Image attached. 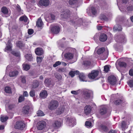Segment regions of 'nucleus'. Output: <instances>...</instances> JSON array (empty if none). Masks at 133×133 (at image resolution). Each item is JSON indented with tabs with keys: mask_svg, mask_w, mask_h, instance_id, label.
Returning a JSON list of instances; mask_svg holds the SVG:
<instances>
[{
	"mask_svg": "<svg viewBox=\"0 0 133 133\" xmlns=\"http://www.w3.org/2000/svg\"><path fill=\"white\" fill-rule=\"evenodd\" d=\"M97 53L98 54H103L101 57V58L102 60L105 59L107 57L108 55V51L107 49L105 50L104 48H99L97 51Z\"/></svg>",
	"mask_w": 133,
	"mask_h": 133,
	"instance_id": "nucleus-1",
	"label": "nucleus"
},
{
	"mask_svg": "<svg viewBox=\"0 0 133 133\" xmlns=\"http://www.w3.org/2000/svg\"><path fill=\"white\" fill-rule=\"evenodd\" d=\"M58 105V102L55 100H51L48 106L49 109L51 110H54L56 109Z\"/></svg>",
	"mask_w": 133,
	"mask_h": 133,
	"instance_id": "nucleus-2",
	"label": "nucleus"
},
{
	"mask_svg": "<svg viewBox=\"0 0 133 133\" xmlns=\"http://www.w3.org/2000/svg\"><path fill=\"white\" fill-rule=\"evenodd\" d=\"M25 126V125L24 122L22 121H18L16 122L14 125L15 129H18L21 130L23 129Z\"/></svg>",
	"mask_w": 133,
	"mask_h": 133,
	"instance_id": "nucleus-3",
	"label": "nucleus"
},
{
	"mask_svg": "<svg viewBox=\"0 0 133 133\" xmlns=\"http://www.w3.org/2000/svg\"><path fill=\"white\" fill-rule=\"evenodd\" d=\"M46 126V123L44 121H42L38 122L37 125V128L38 130H42L44 129Z\"/></svg>",
	"mask_w": 133,
	"mask_h": 133,
	"instance_id": "nucleus-4",
	"label": "nucleus"
},
{
	"mask_svg": "<svg viewBox=\"0 0 133 133\" xmlns=\"http://www.w3.org/2000/svg\"><path fill=\"white\" fill-rule=\"evenodd\" d=\"M108 81L109 83L112 85L116 84L117 81L116 77L114 76L111 75L108 77Z\"/></svg>",
	"mask_w": 133,
	"mask_h": 133,
	"instance_id": "nucleus-5",
	"label": "nucleus"
},
{
	"mask_svg": "<svg viewBox=\"0 0 133 133\" xmlns=\"http://www.w3.org/2000/svg\"><path fill=\"white\" fill-rule=\"evenodd\" d=\"M99 71L97 70H93L91 71V73L88 75L89 78L91 79H94L96 78L98 75Z\"/></svg>",
	"mask_w": 133,
	"mask_h": 133,
	"instance_id": "nucleus-6",
	"label": "nucleus"
},
{
	"mask_svg": "<svg viewBox=\"0 0 133 133\" xmlns=\"http://www.w3.org/2000/svg\"><path fill=\"white\" fill-rule=\"evenodd\" d=\"M50 3L49 0H41L39 1V4L41 6H47L49 5Z\"/></svg>",
	"mask_w": 133,
	"mask_h": 133,
	"instance_id": "nucleus-7",
	"label": "nucleus"
},
{
	"mask_svg": "<svg viewBox=\"0 0 133 133\" xmlns=\"http://www.w3.org/2000/svg\"><path fill=\"white\" fill-rule=\"evenodd\" d=\"M60 29L58 26H55L52 27L51 29V30L52 33L57 34L59 32Z\"/></svg>",
	"mask_w": 133,
	"mask_h": 133,
	"instance_id": "nucleus-8",
	"label": "nucleus"
},
{
	"mask_svg": "<svg viewBox=\"0 0 133 133\" xmlns=\"http://www.w3.org/2000/svg\"><path fill=\"white\" fill-rule=\"evenodd\" d=\"M70 14V11L68 10H66L62 12L61 17L63 18H66L69 17Z\"/></svg>",
	"mask_w": 133,
	"mask_h": 133,
	"instance_id": "nucleus-9",
	"label": "nucleus"
},
{
	"mask_svg": "<svg viewBox=\"0 0 133 133\" xmlns=\"http://www.w3.org/2000/svg\"><path fill=\"white\" fill-rule=\"evenodd\" d=\"M61 125V122L57 121H55L54 123L52 124V126L54 128L57 129L60 127Z\"/></svg>",
	"mask_w": 133,
	"mask_h": 133,
	"instance_id": "nucleus-10",
	"label": "nucleus"
},
{
	"mask_svg": "<svg viewBox=\"0 0 133 133\" xmlns=\"http://www.w3.org/2000/svg\"><path fill=\"white\" fill-rule=\"evenodd\" d=\"M67 121L69 122L70 126H73L76 123L75 118L71 117L68 118Z\"/></svg>",
	"mask_w": 133,
	"mask_h": 133,
	"instance_id": "nucleus-11",
	"label": "nucleus"
},
{
	"mask_svg": "<svg viewBox=\"0 0 133 133\" xmlns=\"http://www.w3.org/2000/svg\"><path fill=\"white\" fill-rule=\"evenodd\" d=\"M30 109V107L29 106H25L22 109V112L24 114H27L29 113Z\"/></svg>",
	"mask_w": 133,
	"mask_h": 133,
	"instance_id": "nucleus-12",
	"label": "nucleus"
},
{
	"mask_svg": "<svg viewBox=\"0 0 133 133\" xmlns=\"http://www.w3.org/2000/svg\"><path fill=\"white\" fill-rule=\"evenodd\" d=\"M107 111V108L104 106H102L99 110V112L100 114L103 115L106 114Z\"/></svg>",
	"mask_w": 133,
	"mask_h": 133,
	"instance_id": "nucleus-13",
	"label": "nucleus"
},
{
	"mask_svg": "<svg viewBox=\"0 0 133 133\" xmlns=\"http://www.w3.org/2000/svg\"><path fill=\"white\" fill-rule=\"evenodd\" d=\"M99 40L101 42L105 41L107 38L106 35L104 34H101L99 37Z\"/></svg>",
	"mask_w": 133,
	"mask_h": 133,
	"instance_id": "nucleus-14",
	"label": "nucleus"
},
{
	"mask_svg": "<svg viewBox=\"0 0 133 133\" xmlns=\"http://www.w3.org/2000/svg\"><path fill=\"white\" fill-rule=\"evenodd\" d=\"M36 54L38 56H40L43 54V51L41 48H37L35 50Z\"/></svg>",
	"mask_w": 133,
	"mask_h": 133,
	"instance_id": "nucleus-15",
	"label": "nucleus"
},
{
	"mask_svg": "<svg viewBox=\"0 0 133 133\" xmlns=\"http://www.w3.org/2000/svg\"><path fill=\"white\" fill-rule=\"evenodd\" d=\"M91 108L89 105H87L84 108L85 113L87 115L90 113L91 111Z\"/></svg>",
	"mask_w": 133,
	"mask_h": 133,
	"instance_id": "nucleus-16",
	"label": "nucleus"
},
{
	"mask_svg": "<svg viewBox=\"0 0 133 133\" xmlns=\"http://www.w3.org/2000/svg\"><path fill=\"white\" fill-rule=\"evenodd\" d=\"M78 0H69V2L70 5H72L73 8L77 7V5L76 4Z\"/></svg>",
	"mask_w": 133,
	"mask_h": 133,
	"instance_id": "nucleus-17",
	"label": "nucleus"
},
{
	"mask_svg": "<svg viewBox=\"0 0 133 133\" xmlns=\"http://www.w3.org/2000/svg\"><path fill=\"white\" fill-rule=\"evenodd\" d=\"M64 56L67 59H71L73 58L74 55L72 53H67L65 54Z\"/></svg>",
	"mask_w": 133,
	"mask_h": 133,
	"instance_id": "nucleus-18",
	"label": "nucleus"
},
{
	"mask_svg": "<svg viewBox=\"0 0 133 133\" xmlns=\"http://www.w3.org/2000/svg\"><path fill=\"white\" fill-rule=\"evenodd\" d=\"M44 83L46 85L49 86L51 84V79L49 78H47L45 79Z\"/></svg>",
	"mask_w": 133,
	"mask_h": 133,
	"instance_id": "nucleus-19",
	"label": "nucleus"
},
{
	"mask_svg": "<svg viewBox=\"0 0 133 133\" xmlns=\"http://www.w3.org/2000/svg\"><path fill=\"white\" fill-rule=\"evenodd\" d=\"M39 84V82L37 80H35L33 81V83L32 85V87L35 89L37 88Z\"/></svg>",
	"mask_w": 133,
	"mask_h": 133,
	"instance_id": "nucleus-20",
	"label": "nucleus"
},
{
	"mask_svg": "<svg viewBox=\"0 0 133 133\" xmlns=\"http://www.w3.org/2000/svg\"><path fill=\"white\" fill-rule=\"evenodd\" d=\"M79 77L80 80L82 81H87V80H85V76L84 74L83 73H81L79 75Z\"/></svg>",
	"mask_w": 133,
	"mask_h": 133,
	"instance_id": "nucleus-21",
	"label": "nucleus"
},
{
	"mask_svg": "<svg viewBox=\"0 0 133 133\" xmlns=\"http://www.w3.org/2000/svg\"><path fill=\"white\" fill-rule=\"evenodd\" d=\"M47 95V91L46 90H44L40 93V96L42 98H45L46 97Z\"/></svg>",
	"mask_w": 133,
	"mask_h": 133,
	"instance_id": "nucleus-22",
	"label": "nucleus"
},
{
	"mask_svg": "<svg viewBox=\"0 0 133 133\" xmlns=\"http://www.w3.org/2000/svg\"><path fill=\"white\" fill-rule=\"evenodd\" d=\"M43 25V23L41 18H39L36 22V25L39 27H41Z\"/></svg>",
	"mask_w": 133,
	"mask_h": 133,
	"instance_id": "nucleus-23",
	"label": "nucleus"
},
{
	"mask_svg": "<svg viewBox=\"0 0 133 133\" xmlns=\"http://www.w3.org/2000/svg\"><path fill=\"white\" fill-rule=\"evenodd\" d=\"M10 42V41L9 40L6 44L7 46L5 49V51H6V50H11L12 46Z\"/></svg>",
	"mask_w": 133,
	"mask_h": 133,
	"instance_id": "nucleus-24",
	"label": "nucleus"
},
{
	"mask_svg": "<svg viewBox=\"0 0 133 133\" xmlns=\"http://www.w3.org/2000/svg\"><path fill=\"white\" fill-rule=\"evenodd\" d=\"M18 74V72L17 71H11L9 73V75L11 77H13L17 76Z\"/></svg>",
	"mask_w": 133,
	"mask_h": 133,
	"instance_id": "nucleus-25",
	"label": "nucleus"
},
{
	"mask_svg": "<svg viewBox=\"0 0 133 133\" xmlns=\"http://www.w3.org/2000/svg\"><path fill=\"white\" fill-rule=\"evenodd\" d=\"M125 39V37L124 35H120L119 36V38L117 41L121 43L123 42H124Z\"/></svg>",
	"mask_w": 133,
	"mask_h": 133,
	"instance_id": "nucleus-26",
	"label": "nucleus"
},
{
	"mask_svg": "<svg viewBox=\"0 0 133 133\" xmlns=\"http://www.w3.org/2000/svg\"><path fill=\"white\" fill-rule=\"evenodd\" d=\"M79 72L78 71L76 70V71H71L69 72V75L71 76L72 77H74L75 75V74H79Z\"/></svg>",
	"mask_w": 133,
	"mask_h": 133,
	"instance_id": "nucleus-27",
	"label": "nucleus"
},
{
	"mask_svg": "<svg viewBox=\"0 0 133 133\" xmlns=\"http://www.w3.org/2000/svg\"><path fill=\"white\" fill-rule=\"evenodd\" d=\"M90 92L88 91H86L84 92V97L86 99H88L90 98Z\"/></svg>",
	"mask_w": 133,
	"mask_h": 133,
	"instance_id": "nucleus-28",
	"label": "nucleus"
},
{
	"mask_svg": "<svg viewBox=\"0 0 133 133\" xmlns=\"http://www.w3.org/2000/svg\"><path fill=\"white\" fill-rule=\"evenodd\" d=\"M23 68L24 70L25 71L28 70L30 68V65L26 63H24L23 65Z\"/></svg>",
	"mask_w": 133,
	"mask_h": 133,
	"instance_id": "nucleus-29",
	"label": "nucleus"
},
{
	"mask_svg": "<svg viewBox=\"0 0 133 133\" xmlns=\"http://www.w3.org/2000/svg\"><path fill=\"white\" fill-rule=\"evenodd\" d=\"M1 12L4 14H7L8 13L7 8L5 6H3L1 9Z\"/></svg>",
	"mask_w": 133,
	"mask_h": 133,
	"instance_id": "nucleus-30",
	"label": "nucleus"
},
{
	"mask_svg": "<svg viewBox=\"0 0 133 133\" xmlns=\"http://www.w3.org/2000/svg\"><path fill=\"white\" fill-rule=\"evenodd\" d=\"M25 56L26 59L28 61H31L32 60V57L31 54H27Z\"/></svg>",
	"mask_w": 133,
	"mask_h": 133,
	"instance_id": "nucleus-31",
	"label": "nucleus"
},
{
	"mask_svg": "<svg viewBox=\"0 0 133 133\" xmlns=\"http://www.w3.org/2000/svg\"><path fill=\"white\" fill-rule=\"evenodd\" d=\"M54 75L55 77L58 80H61L62 79V76L59 74L56 73L54 74Z\"/></svg>",
	"mask_w": 133,
	"mask_h": 133,
	"instance_id": "nucleus-32",
	"label": "nucleus"
},
{
	"mask_svg": "<svg viewBox=\"0 0 133 133\" xmlns=\"http://www.w3.org/2000/svg\"><path fill=\"white\" fill-rule=\"evenodd\" d=\"M121 126L123 130L128 128V126L124 121H123L122 122Z\"/></svg>",
	"mask_w": 133,
	"mask_h": 133,
	"instance_id": "nucleus-33",
	"label": "nucleus"
},
{
	"mask_svg": "<svg viewBox=\"0 0 133 133\" xmlns=\"http://www.w3.org/2000/svg\"><path fill=\"white\" fill-rule=\"evenodd\" d=\"M118 64L121 67H125L127 66V64L125 62H119Z\"/></svg>",
	"mask_w": 133,
	"mask_h": 133,
	"instance_id": "nucleus-34",
	"label": "nucleus"
},
{
	"mask_svg": "<svg viewBox=\"0 0 133 133\" xmlns=\"http://www.w3.org/2000/svg\"><path fill=\"white\" fill-rule=\"evenodd\" d=\"M64 107H60L58 110V114H60L63 112L64 111Z\"/></svg>",
	"mask_w": 133,
	"mask_h": 133,
	"instance_id": "nucleus-35",
	"label": "nucleus"
},
{
	"mask_svg": "<svg viewBox=\"0 0 133 133\" xmlns=\"http://www.w3.org/2000/svg\"><path fill=\"white\" fill-rule=\"evenodd\" d=\"M19 20L21 21H24L25 22H27L28 18L26 16H23L19 18Z\"/></svg>",
	"mask_w": 133,
	"mask_h": 133,
	"instance_id": "nucleus-36",
	"label": "nucleus"
},
{
	"mask_svg": "<svg viewBox=\"0 0 133 133\" xmlns=\"http://www.w3.org/2000/svg\"><path fill=\"white\" fill-rule=\"evenodd\" d=\"M122 29L121 26H120L119 29H118V25H117L114 26L113 29L114 31H121Z\"/></svg>",
	"mask_w": 133,
	"mask_h": 133,
	"instance_id": "nucleus-37",
	"label": "nucleus"
},
{
	"mask_svg": "<svg viewBox=\"0 0 133 133\" xmlns=\"http://www.w3.org/2000/svg\"><path fill=\"white\" fill-rule=\"evenodd\" d=\"M121 45V44H119L118 43H117L114 45V46L115 48L119 49H121L122 48V46Z\"/></svg>",
	"mask_w": 133,
	"mask_h": 133,
	"instance_id": "nucleus-38",
	"label": "nucleus"
},
{
	"mask_svg": "<svg viewBox=\"0 0 133 133\" xmlns=\"http://www.w3.org/2000/svg\"><path fill=\"white\" fill-rule=\"evenodd\" d=\"M91 64V62L90 61H86L84 62V65L85 67H88Z\"/></svg>",
	"mask_w": 133,
	"mask_h": 133,
	"instance_id": "nucleus-39",
	"label": "nucleus"
},
{
	"mask_svg": "<svg viewBox=\"0 0 133 133\" xmlns=\"http://www.w3.org/2000/svg\"><path fill=\"white\" fill-rule=\"evenodd\" d=\"M0 118L1 121L3 122L6 121L8 119V117L6 116H3L1 117Z\"/></svg>",
	"mask_w": 133,
	"mask_h": 133,
	"instance_id": "nucleus-40",
	"label": "nucleus"
},
{
	"mask_svg": "<svg viewBox=\"0 0 133 133\" xmlns=\"http://www.w3.org/2000/svg\"><path fill=\"white\" fill-rule=\"evenodd\" d=\"M85 126L88 128H90L92 127V123L90 122L86 121L85 123Z\"/></svg>",
	"mask_w": 133,
	"mask_h": 133,
	"instance_id": "nucleus-41",
	"label": "nucleus"
},
{
	"mask_svg": "<svg viewBox=\"0 0 133 133\" xmlns=\"http://www.w3.org/2000/svg\"><path fill=\"white\" fill-rule=\"evenodd\" d=\"M22 83H25L26 82V77L24 76H21L20 77Z\"/></svg>",
	"mask_w": 133,
	"mask_h": 133,
	"instance_id": "nucleus-42",
	"label": "nucleus"
},
{
	"mask_svg": "<svg viewBox=\"0 0 133 133\" xmlns=\"http://www.w3.org/2000/svg\"><path fill=\"white\" fill-rule=\"evenodd\" d=\"M37 116H42L44 115V113L41 110H38L37 112Z\"/></svg>",
	"mask_w": 133,
	"mask_h": 133,
	"instance_id": "nucleus-43",
	"label": "nucleus"
},
{
	"mask_svg": "<svg viewBox=\"0 0 133 133\" xmlns=\"http://www.w3.org/2000/svg\"><path fill=\"white\" fill-rule=\"evenodd\" d=\"M101 19L102 20H104L107 21L108 20V18L105 15L103 14H101L100 16Z\"/></svg>",
	"mask_w": 133,
	"mask_h": 133,
	"instance_id": "nucleus-44",
	"label": "nucleus"
},
{
	"mask_svg": "<svg viewBox=\"0 0 133 133\" xmlns=\"http://www.w3.org/2000/svg\"><path fill=\"white\" fill-rule=\"evenodd\" d=\"M100 127L101 129L105 131H107L108 130V128L105 125H100Z\"/></svg>",
	"mask_w": 133,
	"mask_h": 133,
	"instance_id": "nucleus-45",
	"label": "nucleus"
},
{
	"mask_svg": "<svg viewBox=\"0 0 133 133\" xmlns=\"http://www.w3.org/2000/svg\"><path fill=\"white\" fill-rule=\"evenodd\" d=\"M91 10L92 14L95 15L97 14V11L95 8L94 7H92L91 8Z\"/></svg>",
	"mask_w": 133,
	"mask_h": 133,
	"instance_id": "nucleus-46",
	"label": "nucleus"
},
{
	"mask_svg": "<svg viewBox=\"0 0 133 133\" xmlns=\"http://www.w3.org/2000/svg\"><path fill=\"white\" fill-rule=\"evenodd\" d=\"M16 44L17 46L19 48H21L24 46V44L21 41H18Z\"/></svg>",
	"mask_w": 133,
	"mask_h": 133,
	"instance_id": "nucleus-47",
	"label": "nucleus"
},
{
	"mask_svg": "<svg viewBox=\"0 0 133 133\" xmlns=\"http://www.w3.org/2000/svg\"><path fill=\"white\" fill-rule=\"evenodd\" d=\"M5 91L7 93H10L11 92L10 88L9 87H6L5 88Z\"/></svg>",
	"mask_w": 133,
	"mask_h": 133,
	"instance_id": "nucleus-48",
	"label": "nucleus"
},
{
	"mask_svg": "<svg viewBox=\"0 0 133 133\" xmlns=\"http://www.w3.org/2000/svg\"><path fill=\"white\" fill-rule=\"evenodd\" d=\"M31 97H34L35 96V91L33 90H31L29 93Z\"/></svg>",
	"mask_w": 133,
	"mask_h": 133,
	"instance_id": "nucleus-49",
	"label": "nucleus"
},
{
	"mask_svg": "<svg viewBox=\"0 0 133 133\" xmlns=\"http://www.w3.org/2000/svg\"><path fill=\"white\" fill-rule=\"evenodd\" d=\"M43 59V58L42 57H37V63H40L42 62Z\"/></svg>",
	"mask_w": 133,
	"mask_h": 133,
	"instance_id": "nucleus-50",
	"label": "nucleus"
},
{
	"mask_svg": "<svg viewBox=\"0 0 133 133\" xmlns=\"http://www.w3.org/2000/svg\"><path fill=\"white\" fill-rule=\"evenodd\" d=\"M128 83L130 87H133V79L129 81L128 82Z\"/></svg>",
	"mask_w": 133,
	"mask_h": 133,
	"instance_id": "nucleus-51",
	"label": "nucleus"
},
{
	"mask_svg": "<svg viewBox=\"0 0 133 133\" xmlns=\"http://www.w3.org/2000/svg\"><path fill=\"white\" fill-rule=\"evenodd\" d=\"M61 64L60 62L58 61L56 62L53 65V66L55 68L57 66L60 65Z\"/></svg>",
	"mask_w": 133,
	"mask_h": 133,
	"instance_id": "nucleus-52",
	"label": "nucleus"
},
{
	"mask_svg": "<svg viewBox=\"0 0 133 133\" xmlns=\"http://www.w3.org/2000/svg\"><path fill=\"white\" fill-rule=\"evenodd\" d=\"M24 97L23 96H21L19 97L18 99V102H21L24 100Z\"/></svg>",
	"mask_w": 133,
	"mask_h": 133,
	"instance_id": "nucleus-53",
	"label": "nucleus"
},
{
	"mask_svg": "<svg viewBox=\"0 0 133 133\" xmlns=\"http://www.w3.org/2000/svg\"><path fill=\"white\" fill-rule=\"evenodd\" d=\"M58 71L59 72H65L66 71V69L64 68H59L58 70Z\"/></svg>",
	"mask_w": 133,
	"mask_h": 133,
	"instance_id": "nucleus-54",
	"label": "nucleus"
},
{
	"mask_svg": "<svg viewBox=\"0 0 133 133\" xmlns=\"http://www.w3.org/2000/svg\"><path fill=\"white\" fill-rule=\"evenodd\" d=\"M109 70V68L108 66L107 65L105 66L104 67V71L106 72H108Z\"/></svg>",
	"mask_w": 133,
	"mask_h": 133,
	"instance_id": "nucleus-55",
	"label": "nucleus"
},
{
	"mask_svg": "<svg viewBox=\"0 0 133 133\" xmlns=\"http://www.w3.org/2000/svg\"><path fill=\"white\" fill-rule=\"evenodd\" d=\"M11 53L17 57L19 56V52H17L14 51L12 52Z\"/></svg>",
	"mask_w": 133,
	"mask_h": 133,
	"instance_id": "nucleus-56",
	"label": "nucleus"
},
{
	"mask_svg": "<svg viewBox=\"0 0 133 133\" xmlns=\"http://www.w3.org/2000/svg\"><path fill=\"white\" fill-rule=\"evenodd\" d=\"M122 101L120 100H118L116 101L114 103L116 105H119L122 102Z\"/></svg>",
	"mask_w": 133,
	"mask_h": 133,
	"instance_id": "nucleus-57",
	"label": "nucleus"
},
{
	"mask_svg": "<svg viewBox=\"0 0 133 133\" xmlns=\"http://www.w3.org/2000/svg\"><path fill=\"white\" fill-rule=\"evenodd\" d=\"M34 32L33 30L31 29H29L28 30V33L29 35H31Z\"/></svg>",
	"mask_w": 133,
	"mask_h": 133,
	"instance_id": "nucleus-58",
	"label": "nucleus"
},
{
	"mask_svg": "<svg viewBox=\"0 0 133 133\" xmlns=\"http://www.w3.org/2000/svg\"><path fill=\"white\" fill-rule=\"evenodd\" d=\"M127 10L128 11L133 10V6H131L127 8Z\"/></svg>",
	"mask_w": 133,
	"mask_h": 133,
	"instance_id": "nucleus-59",
	"label": "nucleus"
},
{
	"mask_svg": "<svg viewBox=\"0 0 133 133\" xmlns=\"http://www.w3.org/2000/svg\"><path fill=\"white\" fill-rule=\"evenodd\" d=\"M72 94L75 95H77L78 94V91H73L71 92Z\"/></svg>",
	"mask_w": 133,
	"mask_h": 133,
	"instance_id": "nucleus-60",
	"label": "nucleus"
},
{
	"mask_svg": "<svg viewBox=\"0 0 133 133\" xmlns=\"http://www.w3.org/2000/svg\"><path fill=\"white\" fill-rule=\"evenodd\" d=\"M15 107V106L14 105H10L9 107V108L10 109H12Z\"/></svg>",
	"mask_w": 133,
	"mask_h": 133,
	"instance_id": "nucleus-61",
	"label": "nucleus"
},
{
	"mask_svg": "<svg viewBox=\"0 0 133 133\" xmlns=\"http://www.w3.org/2000/svg\"><path fill=\"white\" fill-rule=\"evenodd\" d=\"M23 96L24 97H28V94L26 91H24L23 93Z\"/></svg>",
	"mask_w": 133,
	"mask_h": 133,
	"instance_id": "nucleus-62",
	"label": "nucleus"
},
{
	"mask_svg": "<svg viewBox=\"0 0 133 133\" xmlns=\"http://www.w3.org/2000/svg\"><path fill=\"white\" fill-rule=\"evenodd\" d=\"M129 74L130 75L132 76H133V70L131 69L129 71Z\"/></svg>",
	"mask_w": 133,
	"mask_h": 133,
	"instance_id": "nucleus-63",
	"label": "nucleus"
},
{
	"mask_svg": "<svg viewBox=\"0 0 133 133\" xmlns=\"http://www.w3.org/2000/svg\"><path fill=\"white\" fill-rule=\"evenodd\" d=\"M51 18V19L54 20L55 18V16L53 14H51L50 15Z\"/></svg>",
	"mask_w": 133,
	"mask_h": 133,
	"instance_id": "nucleus-64",
	"label": "nucleus"
}]
</instances>
